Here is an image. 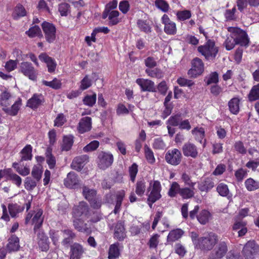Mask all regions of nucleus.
Segmentation results:
<instances>
[{
    "instance_id": "bb28decb",
    "label": "nucleus",
    "mask_w": 259,
    "mask_h": 259,
    "mask_svg": "<svg viewBox=\"0 0 259 259\" xmlns=\"http://www.w3.org/2000/svg\"><path fill=\"white\" fill-rule=\"evenodd\" d=\"M22 105V99L19 98L11 107L8 106L7 108L4 109V111L10 116H16Z\"/></svg>"
},
{
    "instance_id": "a18cd8bd",
    "label": "nucleus",
    "mask_w": 259,
    "mask_h": 259,
    "mask_svg": "<svg viewBox=\"0 0 259 259\" xmlns=\"http://www.w3.org/2000/svg\"><path fill=\"white\" fill-rule=\"evenodd\" d=\"M217 192L223 197H230V191L228 186L223 183H221L219 184L217 187Z\"/></svg>"
},
{
    "instance_id": "4c0bfd02",
    "label": "nucleus",
    "mask_w": 259,
    "mask_h": 259,
    "mask_svg": "<svg viewBox=\"0 0 259 259\" xmlns=\"http://www.w3.org/2000/svg\"><path fill=\"white\" fill-rule=\"evenodd\" d=\"M52 150L51 148H47L46 151V161L50 169L55 167L56 160L55 157L52 153Z\"/></svg>"
},
{
    "instance_id": "ea45409f",
    "label": "nucleus",
    "mask_w": 259,
    "mask_h": 259,
    "mask_svg": "<svg viewBox=\"0 0 259 259\" xmlns=\"http://www.w3.org/2000/svg\"><path fill=\"white\" fill-rule=\"evenodd\" d=\"M192 135L195 137L196 141L202 143V140L205 137V131L202 127H195L192 131Z\"/></svg>"
},
{
    "instance_id": "e433bc0d",
    "label": "nucleus",
    "mask_w": 259,
    "mask_h": 259,
    "mask_svg": "<svg viewBox=\"0 0 259 259\" xmlns=\"http://www.w3.org/2000/svg\"><path fill=\"white\" fill-rule=\"evenodd\" d=\"M184 231L180 229H177L171 231L167 236V240L170 242H174L182 237L184 234Z\"/></svg>"
},
{
    "instance_id": "f257e3e1",
    "label": "nucleus",
    "mask_w": 259,
    "mask_h": 259,
    "mask_svg": "<svg viewBox=\"0 0 259 259\" xmlns=\"http://www.w3.org/2000/svg\"><path fill=\"white\" fill-rule=\"evenodd\" d=\"M147 203L151 208L153 204L159 200L162 197V187L160 182L157 180L151 181L147 189Z\"/></svg>"
},
{
    "instance_id": "423d86ee",
    "label": "nucleus",
    "mask_w": 259,
    "mask_h": 259,
    "mask_svg": "<svg viewBox=\"0 0 259 259\" xmlns=\"http://www.w3.org/2000/svg\"><path fill=\"white\" fill-rule=\"evenodd\" d=\"M74 218L83 217L88 218L90 215V208L88 204L83 201H80L72 208Z\"/></svg>"
},
{
    "instance_id": "9b49d317",
    "label": "nucleus",
    "mask_w": 259,
    "mask_h": 259,
    "mask_svg": "<svg viewBox=\"0 0 259 259\" xmlns=\"http://www.w3.org/2000/svg\"><path fill=\"white\" fill-rule=\"evenodd\" d=\"M41 27L46 40L49 43L53 42L56 39L55 26L52 23L45 21L42 23Z\"/></svg>"
},
{
    "instance_id": "473e14b6",
    "label": "nucleus",
    "mask_w": 259,
    "mask_h": 259,
    "mask_svg": "<svg viewBox=\"0 0 259 259\" xmlns=\"http://www.w3.org/2000/svg\"><path fill=\"white\" fill-rule=\"evenodd\" d=\"M32 150V146L30 145H27L20 152L21 155L20 161L31 160Z\"/></svg>"
},
{
    "instance_id": "f3484780",
    "label": "nucleus",
    "mask_w": 259,
    "mask_h": 259,
    "mask_svg": "<svg viewBox=\"0 0 259 259\" xmlns=\"http://www.w3.org/2000/svg\"><path fill=\"white\" fill-rule=\"evenodd\" d=\"M38 58L41 61L46 64L49 72L53 73L55 72L57 63L54 59L49 56L46 53H41L38 56Z\"/></svg>"
},
{
    "instance_id": "69168bd1",
    "label": "nucleus",
    "mask_w": 259,
    "mask_h": 259,
    "mask_svg": "<svg viewBox=\"0 0 259 259\" xmlns=\"http://www.w3.org/2000/svg\"><path fill=\"white\" fill-rule=\"evenodd\" d=\"M58 10L62 16H66L70 13V5L66 3L59 5Z\"/></svg>"
},
{
    "instance_id": "8fccbe9b",
    "label": "nucleus",
    "mask_w": 259,
    "mask_h": 259,
    "mask_svg": "<svg viewBox=\"0 0 259 259\" xmlns=\"http://www.w3.org/2000/svg\"><path fill=\"white\" fill-rule=\"evenodd\" d=\"M210 215L209 212L204 209L200 212L199 215L197 216V218L200 224L205 225L208 222Z\"/></svg>"
},
{
    "instance_id": "f03ea898",
    "label": "nucleus",
    "mask_w": 259,
    "mask_h": 259,
    "mask_svg": "<svg viewBox=\"0 0 259 259\" xmlns=\"http://www.w3.org/2000/svg\"><path fill=\"white\" fill-rule=\"evenodd\" d=\"M228 31L234 38L236 44L241 46L247 47L249 42L246 32L239 27H229Z\"/></svg>"
},
{
    "instance_id": "4468645a",
    "label": "nucleus",
    "mask_w": 259,
    "mask_h": 259,
    "mask_svg": "<svg viewBox=\"0 0 259 259\" xmlns=\"http://www.w3.org/2000/svg\"><path fill=\"white\" fill-rule=\"evenodd\" d=\"M64 185L70 189H76L79 186V180L77 175L74 172H70L64 180Z\"/></svg>"
},
{
    "instance_id": "de8ad7c7",
    "label": "nucleus",
    "mask_w": 259,
    "mask_h": 259,
    "mask_svg": "<svg viewBox=\"0 0 259 259\" xmlns=\"http://www.w3.org/2000/svg\"><path fill=\"white\" fill-rule=\"evenodd\" d=\"M9 172L7 175V179L12 181L13 183L19 187L22 183V179L18 175L13 173L11 168H9Z\"/></svg>"
},
{
    "instance_id": "bf43d9fd",
    "label": "nucleus",
    "mask_w": 259,
    "mask_h": 259,
    "mask_svg": "<svg viewBox=\"0 0 259 259\" xmlns=\"http://www.w3.org/2000/svg\"><path fill=\"white\" fill-rule=\"evenodd\" d=\"M155 5L163 12H167L169 9L168 4L164 0H155Z\"/></svg>"
},
{
    "instance_id": "f8f14e48",
    "label": "nucleus",
    "mask_w": 259,
    "mask_h": 259,
    "mask_svg": "<svg viewBox=\"0 0 259 259\" xmlns=\"http://www.w3.org/2000/svg\"><path fill=\"white\" fill-rule=\"evenodd\" d=\"M161 23L164 25V32L167 35H174L177 33V25L171 21L168 16L164 14L161 17Z\"/></svg>"
},
{
    "instance_id": "e2e57ef3",
    "label": "nucleus",
    "mask_w": 259,
    "mask_h": 259,
    "mask_svg": "<svg viewBox=\"0 0 259 259\" xmlns=\"http://www.w3.org/2000/svg\"><path fill=\"white\" fill-rule=\"evenodd\" d=\"M144 149L145 157L148 162L151 164L154 163L155 161V159L151 149L147 145H145Z\"/></svg>"
},
{
    "instance_id": "2eb2a0df",
    "label": "nucleus",
    "mask_w": 259,
    "mask_h": 259,
    "mask_svg": "<svg viewBox=\"0 0 259 259\" xmlns=\"http://www.w3.org/2000/svg\"><path fill=\"white\" fill-rule=\"evenodd\" d=\"M228 248L225 242H220L215 249L211 253L210 257L211 259L221 258L227 253Z\"/></svg>"
},
{
    "instance_id": "09e8293b",
    "label": "nucleus",
    "mask_w": 259,
    "mask_h": 259,
    "mask_svg": "<svg viewBox=\"0 0 259 259\" xmlns=\"http://www.w3.org/2000/svg\"><path fill=\"white\" fill-rule=\"evenodd\" d=\"M192 14L190 11L185 10L178 11L176 13L177 20L180 21H184L191 17Z\"/></svg>"
},
{
    "instance_id": "39448f33",
    "label": "nucleus",
    "mask_w": 259,
    "mask_h": 259,
    "mask_svg": "<svg viewBox=\"0 0 259 259\" xmlns=\"http://www.w3.org/2000/svg\"><path fill=\"white\" fill-rule=\"evenodd\" d=\"M259 253V245L254 240H249L244 245L242 254L245 259H253Z\"/></svg>"
},
{
    "instance_id": "5fc2aeb1",
    "label": "nucleus",
    "mask_w": 259,
    "mask_h": 259,
    "mask_svg": "<svg viewBox=\"0 0 259 259\" xmlns=\"http://www.w3.org/2000/svg\"><path fill=\"white\" fill-rule=\"evenodd\" d=\"M42 83L46 86L49 87L53 89L58 90L61 88V82L60 80L56 78H55L51 81H48L46 80H43Z\"/></svg>"
},
{
    "instance_id": "9d476101",
    "label": "nucleus",
    "mask_w": 259,
    "mask_h": 259,
    "mask_svg": "<svg viewBox=\"0 0 259 259\" xmlns=\"http://www.w3.org/2000/svg\"><path fill=\"white\" fill-rule=\"evenodd\" d=\"M192 68L188 71L190 77L196 78L201 75L204 71V64L199 58H195L191 62Z\"/></svg>"
},
{
    "instance_id": "c85d7f7f",
    "label": "nucleus",
    "mask_w": 259,
    "mask_h": 259,
    "mask_svg": "<svg viewBox=\"0 0 259 259\" xmlns=\"http://www.w3.org/2000/svg\"><path fill=\"white\" fill-rule=\"evenodd\" d=\"M44 98L41 94H34L33 96L28 100L27 106L32 109H36L41 104Z\"/></svg>"
},
{
    "instance_id": "79ce46f5",
    "label": "nucleus",
    "mask_w": 259,
    "mask_h": 259,
    "mask_svg": "<svg viewBox=\"0 0 259 259\" xmlns=\"http://www.w3.org/2000/svg\"><path fill=\"white\" fill-rule=\"evenodd\" d=\"M245 186L249 191H253L259 188V181L252 178H248L245 181Z\"/></svg>"
},
{
    "instance_id": "2f4dec72",
    "label": "nucleus",
    "mask_w": 259,
    "mask_h": 259,
    "mask_svg": "<svg viewBox=\"0 0 259 259\" xmlns=\"http://www.w3.org/2000/svg\"><path fill=\"white\" fill-rule=\"evenodd\" d=\"M82 194L84 198L89 202L97 196L96 190L86 186H83Z\"/></svg>"
},
{
    "instance_id": "7ed1b4c3",
    "label": "nucleus",
    "mask_w": 259,
    "mask_h": 259,
    "mask_svg": "<svg viewBox=\"0 0 259 259\" xmlns=\"http://www.w3.org/2000/svg\"><path fill=\"white\" fill-rule=\"evenodd\" d=\"M198 51L204 56L206 60H212L215 57L218 49L215 46L213 41L208 40L205 44L198 47Z\"/></svg>"
},
{
    "instance_id": "72a5a7b5",
    "label": "nucleus",
    "mask_w": 259,
    "mask_h": 259,
    "mask_svg": "<svg viewBox=\"0 0 259 259\" xmlns=\"http://www.w3.org/2000/svg\"><path fill=\"white\" fill-rule=\"evenodd\" d=\"M194 187L181 188L179 194L183 199H190L194 196Z\"/></svg>"
},
{
    "instance_id": "603ef678",
    "label": "nucleus",
    "mask_w": 259,
    "mask_h": 259,
    "mask_svg": "<svg viewBox=\"0 0 259 259\" xmlns=\"http://www.w3.org/2000/svg\"><path fill=\"white\" fill-rule=\"evenodd\" d=\"M26 33L30 37L42 36L41 29L37 25H35L29 28V29L26 32Z\"/></svg>"
},
{
    "instance_id": "3c124183",
    "label": "nucleus",
    "mask_w": 259,
    "mask_h": 259,
    "mask_svg": "<svg viewBox=\"0 0 259 259\" xmlns=\"http://www.w3.org/2000/svg\"><path fill=\"white\" fill-rule=\"evenodd\" d=\"M248 99L250 101L259 99V83L252 87L248 95Z\"/></svg>"
},
{
    "instance_id": "37998d69",
    "label": "nucleus",
    "mask_w": 259,
    "mask_h": 259,
    "mask_svg": "<svg viewBox=\"0 0 259 259\" xmlns=\"http://www.w3.org/2000/svg\"><path fill=\"white\" fill-rule=\"evenodd\" d=\"M146 189V182L143 179L137 181L135 186V192L139 196L144 195Z\"/></svg>"
},
{
    "instance_id": "dca6fc26",
    "label": "nucleus",
    "mask_w": 259,
    "mask_h": 259,
    "mask_svg": "<svg viewBox=\"0 0 259 259\" xmlns=\"http://www.w3.org/2000/svg\"><path fill=\"white\" fill-rule=\"evenodd\" d=\"M136 83L140 87L141 91L143 92H156V88L153 81L144 78H138L136 80Z\"/></svg>"
},
{
    "instance_id": "a211bd4d",
    "label": "nucleus",
    "mask_w": 259,
    "mask_h": 259,
    "mask_svg": "<svg viewBox=\"0 0 259 259\" xmlns=\"http://www.w3.org/2000/svg\"><path fill=\"white\" fill-rule=\"evenodd\" d=\"M70 259H80L84 253L83 246L78 243L70 245Z\"/></svg>"
},
{
    "instance_id": "f704fd0d",
    "label": "nucleus",
    "mask_w": 259,
    "mask_h": 259,
    "mask_svg": "<svg viewBox=\"0 0 259 259\" xmlns=\"http://www.w3.org/2000/svg\"><path fill=\"white\" fill-rule=\"evenodd\" d=\"M125 196V191L123 190H121L118 191L116 194V204L113 210L115 214L118 213L120 211L122 201L123 198Z\"/></svg>"
},
{
    "instance_id": "6e6552de",
    "label": "nucleus",
    "mask_w": 259,
    "mask_h": 259,
    "mask_svg": "<svg viewBox=\"0 0 259 259\" xmlns=\"http://www.w3.org/2000/svg\"><path fill=\"white\" fill-rule=\"evenodd\" d=\"M113 161L112 154L101 151L99 153L97 162L98 167L101 169H105L111 165Z\"/></svg>"
},
{
    "instance_id": "ddd939ff",
    "label": "nucleus",
    "mask_w": 259,
    "mask_h": 259,
    "mask_svg": "<svg viewBox=\"0 0 259 259\" xmlns=\"http://www.w3.org/2000/svg\"><path fill=\"white\" fill-rule=\"evenodd\" d=\"M113 237L119 241H123L126 237V232L123 222L119 221L113 225Z\"/></svg>"
},
{
    "instance_id": "aec40b11",
    "label": "nucleus",
    "mask_w": 259,
    "mask_h": 259,
    "mask_svg": "<svg viewBox=\"0 0 259 259\" xmlns=\"http://www.w3.org/2000/svg\"><path fill=\"white\" fill-rule=\"evenodd\" d=\"M182 151L184 156L193 158H196L198 154L197 147L194 144L190 142L184 144Z\"/></svg>"
},
{
    "instance_id": "052dcab7",
    "label": "nucleus",
    "mask_w": 259,
    "mask_h": 259,
    "mask_svg": "<svg viewBox=\"0 0 259 259\" xmlns=\"http://www.w3.org/2000/svg\"><path fill=\"white\" fill-rule=\"evenodd\" d=\"M36 180H33L31 177H27L24 181V186L26 190L31 191L36 186Z\"/></svg>"
},
{
    "instance_id": "6e6d98bb",
    "label": "nucleus",
    "mask_w": 259,
    "mask_h": 259,
    "mask_svg": "<svg viewBox=\"0 0 259 259\" xmlns=\"http://www.w3.org/2000/svg\"><path fill=\"white\" fill-rule=\"evenodd\" d=\"M119 13L118 11H111L109 16V25H115L119 22L118 16Z\"/></svg>"
},
{
    "instance_id": "7c9ffc66",
    "label": "nucleus",
    "mask_w": 259,
    "mask_h": 259,
    "mask_svg": "<svg viewBox=\"0 0 259 259\" xmlns=\"http://www.w3.org/2000/svg\"><path fill=\"white\" fill-rule=\"evenodd\" d=\"M26 14L25 8L21 4H18L14 8L12 15L14 19L17 20L21 17H24Z\"/></svg>"
},
{
    "instance_id": "c756f323",
    "label": "nucleus",
    "mask_w": 259,
    "mask_h": 259,
    "mask_svg": "<svg viewBox=\"0 0 259 259\" xmlns=\"http://www.w3.org/2000/svg\"><path fill=\"white\" fill-rule=\"evenodd\" d=\"M7 249L10 251H16L20 248L19 239L15 235H12L8 240Z\"/></svg>"
},
{
    "instance_id": "5701e85b",
    "label": "nucleus",
    "mask_w": 259,
    "mask_h": 259,
    "mask_svg": "<svg viewBox=\"0 0 259 259\" xmlns=\"http://www.w3.org/2000/svg\"><path fill=\"white\" fill-rule=\"evenodd\" d=\"M92 128V118L90 117H84L82 118L78 124L77 130L80 134L88 132Z\"/></svg>"
},
{
    "instance_id": "c03bdc74",
    "label": "nucleus",
    "mask_w": 259,
    "mask_h": 259,
    "mask_svg": "<svg viewBox=\"0 0 259 259\" xmlns=\"http://www.w3.org/2000/svg\"><path fill=\"white\" fill-rule=\"evenodd\" d=\"M118 245V243L110 245L108 252L109 259H116L118 257L120 254Z\"/></svg>"
},
{
    "instance_id": "4d7b16f0",
    "label": "nucleus",
    "mask_w": 259,
    "mask_h": 259,
    "mask_svg": "<svg viewBox=\"0 0 259 259\" xmlns=\"http://www.w3.org/2000/svg\"><path fill=\"white\" fill-rule=\"evenodd\" d=\"M180 189V185L176 182H172L168 191V196L170 197H176L177 193L179 194Z\"/></svg>"
},
{
    "instance_id": "412c9836",
    "label": "nucleus",
    "mask_w": 259,
    "mask_h": 259,
    "mask_svg": "<svg viewBox=\"0 0 259 259\" xmlns=\"http://www.w3.org/2000/svg\"><path fill=\"white\" fill-rule=\"evenodd\" d=\"M89 157L87 155H81L75 157L71 163V167L76 170L80 171L88 161Z\"/></svg>"
},
{
    "instance_id": "20e7f679",
    "label": "nucleus",
    "mask_w": 259,
    "mask_h": 259,
    "mask_svg": "<svg viewBox=\"0 0 259 259\" xmlns=\"http://www.w3.org/2000/svg\"><path fill=\"white\" fill-rule=\"evenodd\" d=\"M217 241V236L213 233H210L198 239V246L201 249L209 250L213 247Z\"/></svg>"
},
{
    "instance_id": "cd10ccee",
    "label": "nucleus",
    "mask_w": 259,
    "mask_h": 259,
    "mask_svg": "<svg viewBox=\"0 0 259 259\" xmlns=\"http://www.w3.org/2000/svg\"><path fill=\"white\" fill-rule=\"evenodd\" d=\"M74 228L79 232L89 233L90 232V228L87 223L80 218H74L73 221Z\"/></svg>"
},
{
    "instance_id": "0eeeda50",
    "label": "nucleus",
    "mask_w": 259,
    "mask_h": 259,
    "mask_svg": "<svg viewBox=\"0 0 259 259\" xmlns=\"http://www.w3.org/2000/svg\"><path fill=\"white\" fill-rule=\"evenodd\" d=\"M182 159V155L181 151L176 148L169 150L165 155V160L166 162L174 166L179 165L181 163Z\"/></svg>"
},
{
    "instance_id": "b1692460",
    "label": "nucleus",
    "mask_w": 259,
    "mask_h": 259,
    "mask_svg": "<svg viewBox=\"0 0 259 259\" xmlns=\"http://www.w3.org/2000/svg\"><path fill=\"white\" fill-rule=\"evenodd\" d=\"M214 186L213 179L211 177L205 178L198 184V189L201 192H208Z\"/></svg>"
},
{
    "instance_id": "774afa93",
    "label": "nucleus",
    "mask_w": 259,
    "mask_h": 259,
    "mask_svg": "<svg viewBox=\"0 0 259 259\" xmlns=\"http://www.w3.org/2000/svg\"><path fill=\"white\" fill-rule=\"evenodd\" d=\"M99 146V142L98 141L95 140L89 144L86 145L83 148V150L85 152H89L96 150Z\"/></svg>"
},
{
    "instance_id": "680f3d73",
    "label": "nucleus",
    "mask_w": 259,
    "mask_h": 259,
    "mask_svg": "<svg viewBox=\"0 0 259 259\" xmlns=\"http://www.w3.org/2000/svg\"><path fill=\"white\" fill-rule=\"evenodd\" d=\"M97 96L95 93L92 95H87L83 99L84 104L90 107H93L96 103Z\"/></svg>"
},
{
    "instance_id": "864d4df0",
    "label": "nucleus",
    "mask_w": 259,
    "mask_h": 259,
    "mask_svg": "<svg viewBox=\"0 0 259 259\" xmlns=\"http://www.w3.org/2000/svg\"><path fill=\"white\" fill-rule=\"evenodd\" d=\"M49 236L53 244L56 246H59L60 232L58 231L51 230L49 232Z\"/></svg>"
},
{
    "instance_id": "58836bf2",
    "label": "nucleus",
    "mask_w": 259,
    "mask_h": 259,
    "mask_svg": "<svg viewBox=\"0 0 259 259\" xmlns=\"http://www.w3.org/2000/svg\"><path fill=\"white\" fill-rule=\"evenodd\" d=\"M73 143V139L72 136H64L61 145L62 151H69L72 147Z\"/></svg>"
},
{
    "instance_id": "a19ab883",
    "label": "nucleus",
    "mask_w": 259,
    "mask_h": 259,
    "mask_svg": "<svg viewBox=\"0 0 259 259\" xmlns=\"http://www.w3.org/2000/svg\"><path fill=\"white\" fill-rule=\"evenodd\" d=\"M8 209L11 216L14 218L17 213L23 210L24 207L17 203H10L8 205Z\"/></svg>"
},
{
    "instance_id": "c9c22d12",
    "label": "nucleus",
    "mask_w": 259,
    "mask_h": 259,
    "mask_svg": "<svg viewBox=\"0 0 259 259\" xmlns=\"http://www.w3.org/2000/svg\"><path fill=\"white\" fill-rule=\"evenodd\" d=\"M240 100L238 98H233L228 102V106L230 112L237 114L239 111Z\"/></svg>"
},
{
    "instance_id": "49530a36",
    "label": "nucleus",
    "mask_w": 259,
    "mask_h": 259,
    "mask_svg": "<svg viewBox=\"0 0 259 259\" xmlns=\"http://www.w3.org/2000/svg\"><path fill=\"white\" fill-rule=\"evenodd\" d=\"M146 73L148 74V76L156 78H161L163 76V73L162 71L158 68H147L145 70Z\"/></svg>"
},
{
    "instance_id": "0e129e2a",
    "label": "nucleus",
    "mask_w": 259,
    "mask_h": 259,
    "mask_svg": "<svg viewBox=\"0 0 259 259\" xmlns=\"http://www.w3.org/2000/svg\"><path fill=\"white\" fill-rule=\"evenodd\" d=\"M181 179L184 183L185 185L190 187H194L196 184L195 182H193L191 179V176L190 174L186 172L182 174Z\"/></svg>"
},
{
    "instance_id": "1a4fd4ad",
    "label": "nucleus",
    "mask_w": 259,
    "mask_h": 259,
    "mask_svg": "<svg viewBox=\"0 0 259 259\" xmlns=\"http://www.w3.org/2000/svg\"><path fill=\"white\" fill-rule=\"evenodd\" d=\"M19 71L32 80H35L37 78V71L30 62H21L20 64Z\"/></svg>"
},
{
    "instance_id": "4be33fe9",
    "label": "nucleus",
    "mask_w": 259,
    "mask_h": 259,
    "mask_svg": "<svg viewBox=\"0 0 259 259\" xmlns=\"http://www.w3.org/2000/svg\"><path fill=\"white\" fill-rule=\"evenodd\" d=\"M61 232L63 237L61 243L64 247L68 248L69 245L73 242V239L76 237V234L69 229L62 230Z\"/></svg>"
},
{
    "instance_id": "6ab92c4d",
    "label": "nucleus",
    "mask_w": 259,
    "mask_h": 259,
    "mask_svg": "<svg viewBox=\"0 0 259 259\" xmlns=\"http://www.w3.org/2000/svg\"><path fill=\"white\" fill-rule=\"evenodd\" d=\"M37 243L39 249L42 251H47L49 249V241L48 237L45 232L41 230L37 232Z\"/></svg>"
},
{
    "instance_id": "393cba45",
    "label": "nucleus",
    "mask_w": 259,
    "mask_h": 259,
    "mask_svg": "<svg viewBox=\"0 0 259 259\" xmlns=\"http://www.w3.org/2000/svg\"><path fill=\"white\" fill-rule=\"evenodd\" d=\"M42 213L43 211L41 209H38L32 218V222L34 225L33 230L35 233H37L42 226L44 221Z\"/></svg>"
},
{
    "instance_id": "338daca9",
    "label": "nucleus",
    "mask_w": 259,
    "mask_h": 259,
    "mask_svg": "<svg viewBox=\"0 0 259 259\" xmlns=\"http://www.w3.org/2000/svg\"><path fill=\"white\" fill-rule=\"evenodd\" d=\"M137 24L139 29L141 31H143L146 33H150L151 31V27L146 21L139 20L137 22Z\"/></svg>"
},
{
    "instance_id": "a878e982",
    "label": "nucleus",
    "mask_w": 259,
    "mask_h": 259,
    "mask_svg": "<svg viewBox=\"0 0 259 259\" xmlns=\"http://www.w3.org/2000/svg\"><path fill=\"white\" fill-rule=\"evenodd\" d=\"M12 95L7 90H5L0 95V106L2 110L10 106L12 103Z\"/></svg>"
},
{
    "instance_id": "13d9d810",
    "label": "nucleus",
    "mask_w": 259,
    "mask_h": 259,
    "mask_svg": "<svg viewBox=\"0 0 259 259\" xmlns=\"http://www.w3.org/2000/svg\"><path fill=\"white\" fill-rule=\"evenodd\" d=\"M248 170L247 169L240 168L235 172V177L237 182H241L247 175Z\"/></svg>"
}]
</instances>
